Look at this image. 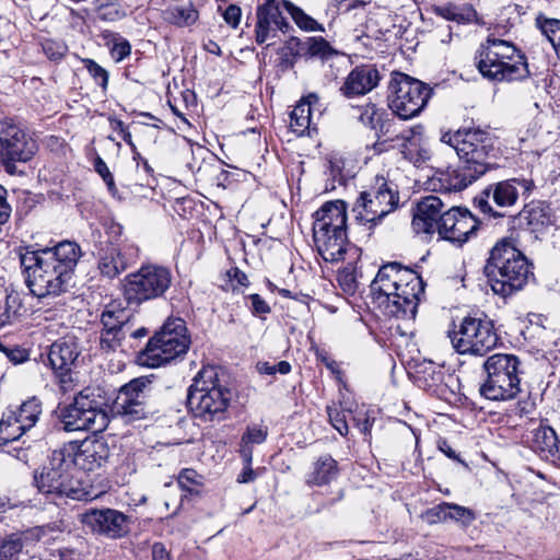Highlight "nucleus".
<instances>
[{
  "instance_id": "nucleus-1",
  "label": "nucleus",
  "mask_w": 560,
  "mask_h": 560,
  "mask_svg": "<svg viewBox=\"0 0 560 560\" xmlns=\"http://www.w3.org/2000/svg\"><path fill=\"white\" fill-rule=\"evenodd\" d=\"M81 256V247L70 241L59 242L52 247L25 248L20 254V262L31 293L46 298L66 292Z\"/></svg>"
},
{
  "instance_id": "nucleus-2",
  "label": "nucleus",
  "mask_w": 560,
  "mask_h": 560,
  "mask_svg": "<svg viewBox=\"0 0 560 560\" xmlns=\"http://www.w3.org/2000/svg\"><path fill=\"white\" fill-rule=\"evenodd\" d=\"M371 293L384 315L412 319L424 293V283L415 270L388 262L378 269Z\"/></svg>"
},
{
  "instance_id": "nucleus-3",
  "label": "nucleus",
  "mask_w": 560,
  "mask_h": 560,
  "mask_svg": "<svg viewBox=\"0 0 560 560\" xmlns=\"http://www.w3.org/2000/svg\"><path fill=\"white\" fill-rule=\"evenodd\" d=\"M485 273L493 293L502 298L522 290L533 276L532 264L513 237H502L494 244Z\"/></svg>"
},
{
  "instance_id": "nucleus-4",
  "label": "nucleus",
  "mask_w": 560,
  "mask_h": 560,
  "mask_svg": "<svg viewBox=\"0 0 560 560\" xmlns=\"http://www.w3.org/2000/svg\"><path fill=\"white\" fill-rule=\"evenodd\" d=\"M475 63L490 81H516L529 74L525 56L504 39L488 37L476 52Z\"/></svg>"
},
{
  "instance_id": "nucleus-5",
  "label": "nucleus",
  "mask_w": 560,
  "mask_h": 560,
  "mask_svg": "<svg viewBox=\"0 0 560 560\" xmlns=\"http://www.w3.org/2000/svg\"><path fill=\"white\" fill-rule=\"evenodd\" d=\"M231 398V390L219 378L217 369L205 366L188 388L187 405L196 418L220 421L225 418Z\"/></svg>"
},
{
  "instance_id": "nucleus-6",
  "label": "nucleus",
  "mask_w": 560,
  "mask_h": 560,
  "mask_svg": "<svg viewBox=\"0 0 560 560\" xmlns=\"http://www.w3.org/2000/svg\"><path fill=\"white\" fill-rule=\"evenodd\" d=\"M34 483L39 492L72 500H90L91 492L74 475V468L62 447L51 452L47 462L34 472Z\"/></svg>"
},
{
  "instance_id": "nucleus-7",
  "label": "nucleus",
  "mask_w": 560,
  "mask_h": 560,
  "mask_svg": "<svg viewBox=\"0 0 560 560\" xmlns=\"http://www.w3.org/2000/svg\"><path fill=\"white\" fill-rule=\"evenodd\" d=\"M441 142L452 147L464 165L470 166L475 174L485 175L494 153L495 136L489 128L464 127L456 131H445Z\"/></svg>"
},
{
  "instance_id": "nucleus-8",
  "label": "nucleus",
  "mask_w": 560,
  "mask_h": 560,
  "mask_svg": "<svg viewBox=\"0 0 560 560\" xmlns=\"http://www.w3.org/2000/svg\"><path fill=\"white\" fill-rule=\"evenodd\" d=\"M190 342L186 323L182 318H170L139 353V363L149 368L167 364L183 358Z\"/></svg>"
},
{
  "instance_id": "nucleus-9",
  "label": "nucleus",
  "mask_w": 560,
  "mask_h": 560,
  "mask_svg": "<svg viewBox=\"0 0 560 560\" xmlns=\"http://www.w3.org/2000/svg\"><path fill=\"white\" fill-rule=\"evenodd\" d=\"M448 337L455 351L463 355L483 357L499 342L492 319L483 313L462 318Z\"/></svg>"
},
{
  "instance_id": "nucleus-10",
  "label": "nucleus",
  "mask_w": 560,
  "mask_h": 560,
  "mask_svg": "<svg viewBox=\"0 0 560 560\" xmlns=\"http://www.w3.org/2000/svg\"><path fill=\"white\" fill-rule=\"evenodd\" d=\"M520 359L514 354L495 353L483 362L487 378L479 393L489 400H511L517 396L520 387Z\"/></svg>"
},
{
  "instance_id": "nucleus-11",
  "label": "nucleus",
  "mask_w": 560,
  "mask_h": 560,
  "mask_svg": "<svg viewBox=\"0 0 560 560\" xmlns=\"http://www.w3.org/2000/svg\"><path fill=\"white\" fill-rule=\"evenodd\" d=\"M59 419L62 429L67 432L92 431L94 433L104 431L109 418L100 396L95 389L86 387L78 393L73 401L60 408Z\"/></svg>"
},
{
  "instance_id": "nucleus-12",
  "label": "nucleus",
  "mask_w": 560,
  "mask_h": 560,
  "mask_svg": "<svg viewBox=\"0 0 560 560\" xmlns=\"http://www.w3.org/2000/svg\"><path fill=\"white\" fill-rule=\"evenodd\" d=\"M172 282L173 275L168 268L156 264L142 265L125 277L124 296L128 304L141 305L163 298Z\"/></svg>"
},
{
  "instance_id": "nucleus-13",
  "label": "nucleus",
  "mask_w": 560,
  "mask_h": 560,
  "mask_svg": "<svg viewBox=\"0 0 560 560\" xmlns=\"http://www.w3.org/2000/svg\"><path fill=\"white\" fill-rule=\"evenodd\" d=\"M432 90L422 81L401 72H393L387 101L393 114L407 120L418 116L427 106Z\"/></svg>"
},
{
  "instance_id": "nucleus-14",
  "label": "nucleus",
  "mask_w": 560,
  "mask_h": 560,
  "mask_svg": "<svg viewBox=\"0 0 560 560\" xmlns=\"http://www.w3.org/2000/svg\"><path fill=\"white\" fill-rule=\"evenodd\" d=\"M398 201L397 185L377 175L370 188L360 194L353 212L361 223L375 225L397 208Z\"/></svg>"
},
{
  "instance_id": "nucleus-15",
  "label": "nucleus",
  "mask_w": 560,
  "mask_h": 560,
  "mask_svg": "<svg viewBox=\"0 0 560 560\" xmlns=\"http://www.w3.org/2000/svg\"><path fill=\"white\" fill-rule=\"evenodd\" d=\"M285 0H265L257 7L255 23V42L266 47L275 45L282 34L291 30V25L283 15Z\"/></svg>"
},
{
  "instance_id": "nucleus-16",
  "label": "nucleus",
  "mask_w": 560,
  "mask_h": 560,
  "mask_svg": "<svg viewBox=\"0 0 560 560\" xmlns=\"http://www.w3.org/2000/svg\"><path fill=\"white\" fill-rule=\"evenodd\" d=\"M80 353L81 349L74 337L60 338L50 346L48 361L62 393L73 390L75 387L73 368Z\"/></svg>"
},
{
  "instance_id": "nucleus-17",
  "label": "nucleus",
  "mask_w": 560,
  "mask_h": 560,
  "mask_svg": "<svg viewBox=\"0 0 560 560\" xmlns=\"http://www.w3.org/2000/svg\"><path fill=\"white\" fill-rule=\"evenodd\" d=\"M534 183L530 179L510 178L487 187L481 195L475 199V202L482 213L493 218H501L504 217V213L493 210L490 205V199L500 208L512 207L518 199L520 189H522L524 194H527L532 191Z\"/></svg>"
},
{
  "instance_id": "nucleus-18",
  "label": "nucleus",
  "mask_w": 560,
  "mask_h": 560,
  "mask_svg": "<svg viewBox=\"0 0 560 560\" xmlns=\"http://www.w3.org/2000/svg\"><path fill=\"white\" fill-rule=\"evenodd\" d=\"M71 466L84 471H95L108 462L110 450L103 439L88 438L82 441H71L62 447Z\"/></svg>"
},
{
  "instance_id": "nucleus-19",
  "label": "nucleus",
  "mask_w": 560,
  "mask_h": 560,
  "mask_svg": "<svg viewBox=\"0 0 560 560\" xmlns=\"http://www.w3.org/2000/svg\"><path fill=\"white\" fill-rule=\"evenodd\" d=\"M150 382L144 378H133L124 385L113 404V410L126 421H136L145 418L148 410V386Z\"/></svg>"
},
{
  "instance_id": "nucleus-20",
  "label": "nucleus",
  "mask_w": 560,
  "mask_h": 560,
  "mask_svg": "<svg viewBox=\"0 0 560 560\" xmlns=\"http://www.w3.org/2000/svg\"><path fill=\"white\" fill-rule=\"evenodd\" d=\"M139 248L132 243H106L98 249L97 268L100 273L108 279H114L136 262Z\"/></svg>"
},
{
  "instance_id": "nucleus-21",
  "label": "nucleus",
  "mask_w": 560,
  "mask_h": 560,
  "mask_svg": "<svg viewBox=\"0 0 560 560\" xmlns=\"http://www.w3.org/2000/svg\"><path fill=\"white\" fill-rule=\"evenodd\" d=\"M1 156L27 162L35 154V141L12 119L0 120Z\"/></svg>"
},
{
  "instance_id": "nucleus-22",
  "label": "nucleus",
  "mask_w": 560,
  "mask_h": 560,
  "mask_svg": "<svg viewBox=\"0 0 560 560\" xmlns=\"http://www.w3.org/2000/svg\"><path fill=\"white\" fill-rule=\"evenodd\" d=\"M478 229V220L467 210L452 207L440 215L438 233L453 243H465Z\"/></svg>"
},
{
  "instance_id": "nucleus-23",
  "label": "nucleus",
  "mask_w": 560,
  "mask_h": 560,
  "mask_svg": "<svg viewBox=\"0 0 560 560\" xmlns=\"http://www.w3.org/2000/svg\"><path fill=\"white\" fill-rule=\"evenodd\" d=\"M81 522L93 533L109 538H119L129 530L128 516L114 509H91L81 514Z\"/></svg>"
},
{
  "instance_id": "nucleus-24",
  "label": "nucleus",
  "mask_w": 560,
  "mask_h": 560,
  "mask_svg": "<svg viewBox=\"0 0 560 560\" xmlns=\"http://www.w3.org/2000/svg\"><path fill=\"white\" fill-rule=\"evenodd\" d=\"M327 235L324 232L313 235L315 246L324 260L335 262L346 260L347 256L359 259V248L349 243L347 231H338L332 238Z\"/></svg>"
},
{
  "instance_id": "nucleus-25",
  "label": "nucleus",
  "mask_w": 560,
  "mask_h": 560,
  "mask_svg": "<svg viewBox=\"0 0 560 560\" xmlns=\"http://www.w3.org/2000/svg\"><path fill=\"white\" fill-rule=\"evenodd\" d=\"M327 235L324 232L313 235L315 246L324 260L335 262L346 260L347 256L359 259V248L349 243L347 231H338L332 238Z\"/></svg>"
},
{
  "instance_id": "nucleus-26",
  "label": "nucleus",
  "mask_w": 560,
  "mask_h": 560,
  "mask_svg": "<svg viewBox=\"0 0 560 560\" xmlns=\"http://www.w3.org/2000/svg\"><path fill=\"white\" fill-rule=\"evenodd\" d=\"M380 80L381 74L375 66H358L347 75L340 92L349 98L365 95L378 85Z\"/></svg>"
},
{
  "instance_id": "nucleus-27",
  "label": "nucleus",
  "mask_w": 560,
  "mask_h": 560,
  "mask_svg": "<svg viewBox=\"0 0 560 560\" xmlns=\"http://www.w3.org/2000/svg\"><path fill=\"white\" fill-rule=\"evenodd\" d=\"M444 202L435 195L423 197L417 205L412 219V228L417 233H434L439 230L440 215L443 214Z\"/></svg>"
},
{
  "instance_id": "nucleus-28",
  "label": "nucleus",
  "mask_w": 560,
  "mask_h": 560,
  "mask_svg": "<svg viewBox=\"0 0 560 560\" xmlns=\"http://www.w3.org/2000/svg\"><path fill=\"white\" fill-rule=\"evenodd\" d=\"M313 223V235L320 232L347 231V207L342 200L325 202L315 213Z\"/></svg>"
},
{
  "instance_id": "nucleus-29",
  "label": "nucleus",
  "mask_w": 560,
  "mask_h": 560,
  "mask_svg": "<svg viewBox=\"0 0 560 560\" xmlns=\"http://www.w3.org/2000/svg\"><path fill=\"white\" fill-rule=\"evenodd\" d=\"M480 176L479 174H475L470 166L460 163L457 168L438 172L431 179V186L433 190L444 192L460 191Z\"/></svg>"
},
{
  "instance_id": "nucleus-30",
  "label": "nucleus",
  "mask_w": 560,
  "mask_h": 560,
  "mask_svg": "<svg viewBox=\"0 0 560 560\" xmlns=\"http://www.w3.org/2000/svg\"><path fill=\"white\" fill-rule=\"evenodd\" d=\"M424 518L429 523L455 521L463 526H468L475 521L476 514L468 508L444 502L427 511Z\"/></svg>"
},
{
  "instance_id": "nucleus-31",
  "label": "nucleus",
  "mask_w": 560,
  "mask_h": 560,
  "mask_svg": "<svg viewBox=\"0 0 560 560\" xmlns=\"http://www.w3.org/2000/svg\"><path fill=\"white\" fill-rule=\"evenodd\" d=\"M533 447L546 459H560V439L548 425H539L533 431Z\"/></svg>"
},
{
  "instance_id": "nucleus-32",
  "label": "nucleus",
  "mask_w": 560,
  "mask_h": 560,
  "mask_svg": "<svg viewBox=\"0 0 560 560\" xmlns=\"http://www.w3.org/2000/svg\"><path fill=\"white\" fill-rule=\"evenodd\" d=\"M199 10L192 2L174 4L162 11V19L170 25L178 28H190L199 21Z\"/></svg>"
},
{
  "instance_id": "nucleus-33",
  "label": "nucleus",
  "mask_w": 560,
  "mask_h": 560,
  "mask_svg": "<svg viewBox=\"0 0 560 560\" xmlns=\"http://www.w3.org/2000/svg\"><path fill=\"white\" fill-rule=\"evenodd\" d=\"M318 103L315 94H310L301 100L290 114V128L296 136L302 137L307 133L312 126V107Z\"/></svg>"
},
{
  "instance_id": "nucleus-34",
  "label": "nucleus",
  "mask_w": 560,
  "mask_h": 560,
  "mask_svg": "<svg viewBox=\"0 0 560 560\" xmlns=\"http://www.w3.org/2000/svg\"><path fill=\"white\" fill-rule=\"evenodd\" d=\"M338 471L337 462L330 455H323L312 464L305 481L308 486H325L337 478Z\"/></svg>"
},
{
  "instance_id": "nucleus-35",
  "label": "nucleus",
  "mask_w": 560,
  "mask_h": 560,
  "mask_svg": "<svg viewBox=\"0 0 560 560\" xmlns=\"http://www.w3.org/2000/svg\"><path fill=\"white\" fill-rule=\"evenodd\" d=\"M304 59H318L323 63L334 61L335 59H343V55L335 49L328 40L322 36L306 37L304 45Z\"/></svg>"
},
{
  "instance_id": "nucleus-36",
  "label": "nucleus",
  "mask_w": 560,
  "mask_h": 560,
  "mask_svg": "<svg viewBox=\"0 0 560 560\" xmlns=\"http://www.w3.org/2000/svg\"><path fill=\"white\" fill-rule=\"evenodd\" d=\"M530 226L532 231L539 232L544 228L552 223V214L550 208L544 203H533L524 207L520 213Z\"/></svg>"
},
{
  "instance_id": "nucleus-37",
  "label": "nucleus",
  "mask_w": 560,
  "mask_h": 560,
  "mask_svg": "<svg viewBox=\"0 0 560 560\" xmlns=\"http://www.w3.org/2000/svg\"><path fill=\"white\" fill-rule=\"evenodd\" d=\"M0 560H37L24 551V540L20 534L0 537Z\"/></svg>"
},
{
  "instance_id": "nucleus-38",
  "label": "nucleus",
  "mask_w": 560,
  "mask_h": 560,
  "mask_svg": "<svg viewBox=\"0 0 560 560\" xmlns=\"http://www.w3.org/2000/svg\"><path fill=\"white\" fill-rule=\"evenodd\" d=\"M22 308V300L20 294L15 291H8L7 289L0 293V329L12 325Z\"/></svg>"
},
{
  "instance_id": "nucleus-39",
  "label": "nucleus",
  "mask_w": 560,
  "mask_h": 560,
  "mask_svg": "<svg viewBox=\"0 0 560 560\" xmlns=\"http://www.w3.org/2000/svg\"><path fill=\"white\" fill-rule=\"evenodd\" d=\"M535 26L551 44L557 57L560 59V20L538 13L535 18Z\"/></svg>"
},
{
  "instance_id": "nucleus-40",
  "label": "nucleus",
  "mask_w": 560,
  "mask_h": 560,
  "mask_svg": "<svg viewBox=\"0 0 560 560\" xmlns=\"http://www.w3.org/2000/svg\"><path fill=\"white\" fill-rule=\"evenodd\" d=\"M18 422L22 423L27 430L32 429L42 415V402L37 397H31L25 400L16 411H11Z\"/></svg>"
},
{
  "instance_id": "nucleus-41",
  "label": "nucleus",
  "mask_w": 560,
  "mask_h": 560,
  "mask_svg": "<svg viewBox=\"0 0 560 560\" xmlns=\"http://www.w3.org/2000/svg\"><path fill=\"white\" fill-rule=\"evenodd\" d=\"M101 330H129L128 315L115 304L107 305L101 314Z\"/></svg>"
},
{
  "instance_id": "nucleus-42",
  "label": "nucleus",
  "mask_w": 560,
  "mask_h": 560,
  "mask_svg": "<svg viewBox=\"0 0 560 560\" xmlns=\"http://www.w3.org/2000/svg\"><path fill=\"white\" fill-rule=\"evenodd\" d=\"M387 119V110L378 108L375 104L369 103L360 108L359 120L373 130L383 131Z\"/></svg>"
},
{
  "instance_id": "nucleus-43",
  "label": "nucleus",
  "mask_w": 560,
  "mask_h": 560,
  "mask_svg": "<svg viewBox=\"0 0 560 560\" xmlns=\"http://www.w3.org/2000/svg\"><path fill=\"white\" fill-rule=\"evenodd\" d=\"M285 11L291 15L299 28L305 32H325L324 26L301 8L285 0Z\"/></svg>"
},
{
  "instance_id": "nucleus-44",
  "label": "nucleus",
  "mask_w": 560,
  "mask_h": 560,
  "mask_svg": "<svg viewBox=\"0 0 560 560\" xmlns=\"http://www.w3.org/2000/svg\"><path fill=\"white\" fill-rule=\"evenodd\" d=\"M96 16L104 22H116L122 20L127 13L119 2L98 0L95 7Z\"/></svg>"
},
{
  "instance_id": "nucleus-45",
  "label": "nucleus",
  "mask_w": 560,
  "mask_h": 560,
  "mask_svg": "<svg viewBox=\"0 0 560 560\" xmlns=\"http://www.w3.org/2000/svg\"><path fill=\"white\" fill-rule=\"evenodd\" d=\"M25 431H27V429L9 413L0 421V442L7 444L15 441L20 439Z\"/></svg>"
},
{
  "instance_id": "nucleus-46",
  "label": "nucleus",
  "mask_w": 560,
  "mask_h": 560,
  "mask_svg": "<svg viewBox=\"0 0 560 560\" xmlns=\"http://www.w3.org/2000/svg\"><path fill=\"white\" fill-rule=\"evenodd\" d=\"M128 331L129 330H101L98 342L100 349L105 353L120 350Z\"/></svg>"
},
{
  "instance_id": "nucleus-47",
  "label": "nucleus",
  "mask_w": 560,
  "mask_h": 560,
  "mask_svg": "<svg viewBox=\"0 0 560 560\" xmlns=\"http://www.w3.org/2000/svg\"><path fill=\"white\" fill-rule=\"evenodd\" d=\"M337 281L343 292L353 294L358 289V269L355 264L348 262L338 271Z\"/></svg>"
},
{
  "instance_id": "nucleus-48",
  "label": "nucleus",
  "mask_w": 560,
  "mask_h": 560,
  "mask_svg": "<svg viewBox=\"0 0 560 560\" xmlns=\"http://www.w3.org/2000/svg\"><path fill=\"white\" fill-rule=\"evenodd\" d=\"M201 479L202 477L196 470L186 468L179 472L177 481L183 490L189 493H197L202 485Z\"/></svg>"
},
{
  "instance_id": "nucleus-49",
  "label": "nucleus",
  "mask_w": 560,
  "mask_h": 560,
  "mask_svg": "<svg viewBox=\"0 0 560 560\" xmlns=\"http://www.w3.org/2000/svg\"><path fill=\"white\" fill-rule=\"evenodd\" d=\"M268 436V428L262 424H252L246 428L243 433L241 443L253 445L261 444Z\"/></svg>"
},
{
  "instance_id": "nucleus-50",
  "label": "nucleus",
  "mask_w": 560,
  "mask_h": 560,
  "mask_svg": "<svg viewBox=\"0 0 560 560\" xmlns=\"http://www.w3.org/2000/svg\"><path fill=\"white\" fill-rule=\"evenodd\" d=\"M416 382L418 386L425 390H430L432 387L442 382V373L441 371H435V366L430 365L422 372L418 373Z\"/></svg>"
},
{
  "instance_id": "nucleus-51",
  "label": "nucleus",
  "mask_w": 560,
  "mask_h": 560,
  "mask_svg": "<svg viewBox=\"0 0 560 560\" xmlns=\"http://www.w3.org/2000/svg\"><path fill=\"white\" fill-rule=\"evenodd\" d=\"M402 153L405 154L406 159L415 164L424 162L430 159L429 151L427 149L419 148L415 141L405 143Z\"/></svg>"
},
{
  "instance_id": "nucleus-52",
  "label": "nucleus",
  "mask_w": 560,
  "mask_h": 560,
  "mask_svg": "<svg viewBox=\"0 0 560 560\" xmlns=\"http://www.w3.org/2000/svg\"><path fill=\"white\" fill-rule=\"evenodd\" d=\"M131 54V45L130 43L121 37L116 35L113 40V46L110 48V56L116 62H120L125 58H127Z\"/></svg>"
},
{
  "instance_id": "nucleus-53",
  "label": "nucleus",
  "mask_w": 560,
  "mask_h": 560,
  "mask_svg": "<svg viewBox=\"0 0 560 560\" xmlns=\"http://www.w3.org/2000/svg\"><path fill=\"white\" fill-rule=\"evenodd\" d=\"M434 12L439 16L450 21L464 22L467 20L465 18V14L463 13V10L459 7L452 3L438 5L434 8Z\"/></svg>"
},
{
  "instance_id": "nucleus-54",
  "label": "nucleus",
  "mask_w": 560,
  "mask_h": 560,
  "mask_svg": "<svg viewBox=\"0 0 560 560\" xmlns=\"http://www.w3.org/2000/svg\"><path fill=\"white\" fill-rule=\"evenodd\" d=\"M84 63L94 81L103 89H106L108 84V72L92 59H85Z\"/></svg>"
},
{
  "instance_id": "nucleus-55",
  "label": "nucleus",
  "mask_w": 560,
  "mask_h": 560,
  "mask_svg": "<svg viewBox=\"0 0 560 560\" xmlns=\"http://www.w3.org/2000/svg\"><path fill=\"white\" fill-rule=\"evenodd\" d=\"M257 371L260 374H267V375H273L276 373L285 375L291 372V364L288 361H279L277 363L258 362Z\"/></svg>"
},
{
  "instance_id": "nucleus-56",
  "label": "nucleus",
  "mask_w": 560,
  "mask_h": 560,
  "mask_svg": "<svg viewBox=\"0 0 560 560\" xmlns=\"http://www.w3.org/2000/svg\"><path fill=\"white\" fill-rule=\"evenodd\" d=\"M329 421L331 425L342 435H347L349 432V427L347 422V418L343 411L338 410L337 408L328 407L327 408Z\"/></svg>"
},
{
  "instance_id": "nucleus-57",
  "label": "nucleus",
  "mask_w": 560,
  "mask_h": 560,
  "mask_svg": "<svg viewBox=\"0 0 560 560\" xmlns=\"http://www.w3.org/2000/svg\"><path fill=\"white\" fill-rule=\"evenodd\" d=\"M94 167H95V171L100 174V176L105 182L109 192L112 195H115L117 191V188L115 185L114 176L110 173L107 164L98 156L95 161Z\"/></svg>"
},
{
  "instance_id": "nucleus-58",
  "label": "nucleus",
  "mask_w": 560,
  "mask_h": 560,
  "mask_svg": "<svg viewBox=\"0 0 560 560\" xmlns=\"http://www.w3.org/2000/svg\"><path fill=\"white\" fill-rule=\"evenodd\" d=\"M43 50L50 60H59L67 52V46L62 43L46 40L43 44Z\"/></svg>"
},
{
  "instance_id": "nucleus-59",
  "label": "nucleus",
  "mask_w": 560,
  "mask_h": 560,
  "mask_svg": "<svg viewBox=\"0 0 560 560\" xmlns=\"http://www.w3.org/2000/svg\"><path fill=\"white\" fill-rule=\"evenodd\" d=\"M1 348H2V351L5 353L7 358L14 364L24 363L30 359V353L24 348H20V347H15V348L1 347Z\"/></svg>"
},
{
  "instance_id": "nucleus-60",
  "label": "nucleus",
  "mask_w": 560,
  "mask_h": 560,
  "mask_svg": "<svg viewBox=\"0 0 560 560\" xmlns=\"http://www.w3.org/2000/svg\"><path fill=\"white\" fill-rule=\"evenodd\" d=\"M242 10L236 4H230L223 12L224 21L232 27L236 28L240 24Z\"/></svg>"
},
{
  "instance_id": "nucleus-61",
  "label": "nucleus",
  "mask_w": 560,
  "mask_h": 560,
  "mask_svg": "<svg viewBox=\"0 0 560 560\" xmlns=\"http://www.w3.org/2000/svg\"><path fill=\"white\" fill-rule=\"evenodd\" d=\"M248 299L250 301V310L253 314L260 315L270 312L269 305L259 294H250Z\"/></svg>"
},
{
  "instance_id": "nucleus-62",
  "label": "nucleus",
  "mask_w": 560,
  "mask_h": 560,
  "mask_svg": "<svg viewBox=\"0 0 560 560\" xmlns=\"http://www.w3.org/2000/svg\"><path fill=\"white\" fill-rule=\"evenodd\" d=\"M304 45H306V38L302 40L298 37H291L287 42L285 48L293 57L304 58Z\"/></svg>"
},
{
  "instance_id": "nucleus-63",
  "label": "nucleus",
  "mask_w": 560,
  "mask_h": 560,
  "mask_svg": "<svg viewBox=\"0 0 560 560\" xmlns=\"http://www.w3.org/2000/svg\"><path fill=\"white\" fill-rule=\"evenodd\" d=\"M353 421L355 422L361 433L368 434L371 431L374 420L369 416L368 412H364L353 417Z\"/></svg>"
},
{
  "instance_id": "nucleus-64",
  "label": "nucleus",
  "mask_w": 560,
  "mask_h": 560,
  "mask_svg": "<svg viewBox=\"0 0 560 560\" xmlns=\"http://www.w3.org/2000/svg\"><path fill=\"white\" fill-rule=\"evenodd\" d=\"M152 560H171L170 553L163 544L156 542L152 547Z\"/></svg>"
}]
</instances>
